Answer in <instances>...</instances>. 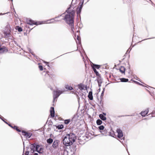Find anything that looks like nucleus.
I'll return each mask as SVG.
<instances>
[{"mask_svg": "<svg viewBox=\"0 0 155 155\" xmlns=\"http://www.w3.org/2000/svg\"><path fill=\"white\" fill-rule=\"evenodd\" d=\"M27 22L28 24L29 25H38L39 24H41L44 23H43V22H42L41 23V22L40 23V22H39V23L37 24V22H35V21L32 20L31 19H29L28 20H27Z\"/></svg>", "mask_w": 155, "mask_h": 155, "instance_id": "7", "label": "nucleus"}, {"mask_svg": "<svg viewBox=\"0 0 155 155\" xmlns=\"http://www.w3.org/2000/svg\"><path fill=\"white\" fill-rule=\"evenodd\" d=\"M15 130L18 132H20L21 131V130H20L17 127V128H16Z\"/></svg>", "mask_w": 155, "mask_h": 155, "instance_id": "36", "label": "nucleus"}, {"mask_svg": "<svg viewBox=\"0 0 155 155\" xmlns=\"http://www.w3.org/2000/svg\"><path fill=\"white\" fill-rule=\"evenodd\" d=\"M88 97L90 100H93V97L92 95V93L91 91L89 92Z\"/></svg>", "mask_w": 155, "mask_h": 155, "instance_id": "15", "label": "nucleus"}, {"mask_svg": "<svg viewBox=\"0 0 155 155\" xmlns=\"http://www.w3.org/2000/svg\"><path fill=\"white\" fill-rule=\"evenodd\" d=\"M135 82H137V83H139V82H137V81H135Z\"/></svg>", "mask_w": 155, "mask_h": 155, "instance_id": "50", "label": "nucleus"}, {"mask_svg": "<svg viewBox=\"0 0 155 155\" xmlns=\"http://www.w3.org/2000/svg\"><path fill=\"white\" fill-rule=\"evenodd\" d=\"M64 14V13L62 15H63ZM62 15H59V16H58L57 17H55V18H54L51 19L50 20H48L47 21H50V22H48V23H54L55 22H57V21H58V20H56V19L57 18H59Z\"/></svg>", "mask_w": 155, "mask_h": 155, "instance_id": "11", "label": "nucleus"}, {"mask_svg": "<svg viewBox=\"0 0 155 155\" xmlns=\"http://www.w3.org/2000/svg\"><path fill=\"white\" fill-rule=\"evenodd\" d=\"M98 128L100 130H103L104 129V127L103 125H101L98 127Z\"/></svg>", "mask_w": 155, "mask_h": 155, "instance_id": "29", "label": "nucleus"}, {"mask_svg": "<svg viewBox=\"0 0 155 155\" xmlns=\"http://www.w3.org/2000/svg\"><path fill=\"white\" fill-rule=\"evenodd\" d=\"M65 87L67 89L69 90H71L73 89V88L72 87L69 86L68 85H66Z\"/></svg>", "mask_w": 155, "mask_h": 155, "instance_id": "27", "label": "nucleus"}, {"mask_svg": "<svg viewBox=\"0 0 155 155\" xmlns=\"http://www.w3.org/2000/svg\"><path fill=\"white\" fill-rule=\"evenodd\" d=\"M10 127H12V128H13V127L11 125L10 126Z\"/></svg>", "mask_w": 155, "mask_h": 155, "instance_id": "45", "label": "nucleus"}, {"mask_svg": "<svg viewBox=\"0 0 155 155\" xmlns=\"http://www.w3.org/2000/svg\"><path fill=\"white\" fill-rule=\"evenodd\" d=\"M120 141L121 142V143H122V142H123V141Z\"/></svg>", "mask_w": 155, "mask_h": 155, "instance_id": "51", "label": "nucleus"}, {"mask_svg": "<svg viewBox=\"0 0 155 155\" xmlns=\"http://www.w3.org/2000/svg\"><path fill=\"white\" fill-rule=\"evenodd\" d=\"M77 38L78 41L79 43L81 44L80 38L79 37L78 35Z\"/></svg>", "mask_w": 155, "mask_h": 155, "instance_id": "31", "label": "nucleus"}, {"mask_svg": "<svg viewBox=\"0 0 155 155\" xmlns=\"http://www.w3.org/2000/svg\"><path fill=\"white\" fill-rule=\"evenodd\" d=\"M15 130L18 132H20L21 131V130H20L17 127V128H16Z\"/></svg>", "mask_w": 155, "mask_h": 155, "instance_id": "37", "label": "nucleus"}, {"mask_svg": "<svg viewBox=\"0 0 155 155\" xmlns=\"http://www.w3.org/2000/svg\"><path fill=\"white\" fill-rule=\"evenodd\" d=\"M49 73V72L48 71H47L46 72L44 71L42 73V74L43 75H45V76L46 77H50V76L49 75V74H48Z\"/></svg>", "mask_w": 155, "mask_h": 155, "instance_id": "21", "label": "nucleus"}, {"mask_svg": "<svg viewBox=\"0 0 155 155\" xmlns=\"http://www.w3.org/2000/svg\"><path fill=\"white\" fill-rule=\"evenodd\" d=\"M104 89H105L104 88V89H103V91H102V92L101 94V97L103 96H104Z\"/></svg>", "mask_w": 155, "mask_h": 155, "instance_id": "34", "label": "nucleus"}, {"mask_svg": "<svg viewBox=\"0 0 155 155\" xmlns=\"http://www.w3.org/2000/svg\"><path fill=\"white\" fill-rule=\"evenodd\" d=\"M59 141L57 140H55L52 144V146L54 149L58 147V143Z\"/></svg>", "mask_w": 155, "mask_h": 155, "instance_id": "12", "label": "nucleus"}, {"mask_svg": "<svg viewBox=\"0 0 155 155\" xmlns=\"http://www.w3.org/2000/svg\"><path fill=\"white\" fill-rule=\"evenodd\" d=\"M92 68H95V69H99L100 68V66L98 65L93 64V66H92Z\"/></svg>", "mask_w": 155, "mask_h": 155, "instance_id": "25", "label": "nucleus"}, {"mask_svg": "<svg viewBox=\"0 0 155 155\" xmlns=\"http://www.w3.org/2000/svg\"><path fill=\"white\" fill-rule=\"evenodd\" d=\"M153 112H154V113L155 114V111Z\"/></svg>", "mask_w": 155, "mask_h": 155, "instance_id": "49", "label": "nucleus"}, {"mask_svg": "<svg viewBox=\"0 0 155 155\" xmlns=\"http://www.w3.org/2000/svg\"><path fill=\"white\" fill-rule=\"evenodd\" d=\"M70 8L71 6L68 8L67 10L66 11L68 14L65 15L64 18L63 19L71 27V30L74 32L73 19L75 13V11L74 10H70Z\"/></svg>", "mask_w": 155, "mask_h": 155, "instance_id": "1", "label": "nucleus"}, {"mask_svg": "<svg viewBox=\"0 0 155 155\" xmlns=\"http://www.w3.org/2000/svg\"><path fill=\"white\" fill-rule=\"evenodd\" d=\"M83 3V2L81 3H81H80L79 6L77 8V13L78 15L80 14L81 12Z\"/></svg>", "mask_w": 155, "mask_h": 155, "instance_id": "10", "label": "nucleus"}, {"mask_svg": "<svg viewBox=\"0 0 155 155\" xmlns=\"http://www.w3.org/2000/svg\"><path fill=\"white\" fill-rule=\"evenodd\" d=\"M9 126H10L11 125L10 124H9L8 123V124H7Z\"/></svg>", "mask_w": 155, "mask_h": 155, "instance_id": "47", "label": "nucleus"}, {"mask_svg": "<svg viewBox=\"0 0 155 155\" xmlns=\"http://www.w3.org/2000/svg\"><path fill=\"white\" fill-rule=\"evenodd\" d=\"M120 81L122 82H127L128 81V79L122 78H120Z\"/></svg>", "mask_w": 155, "mask_h": 155, "instance_id": "22", "label": "nucleus"}, {"mask_svg": "<svg viewBox=\"0 0 155 155\" xmlns=\"http://www.w3.org/2000/svg\"><path fill=\"white\" fill-rule=\"evenodd\" d=\"M26 27H27L28 26V25H26Z\"/></svg>", "mask_w": 155, "mask_h": 155, "instance_id": "52", "label": "nucleus"}, {"mask_svg": "<svg viewBox=\"0 0 155 155\" xmlns=\"http://www.w3.org/2000/svg\"><path fill=\"white\" fill-rule=\"evenodd\" d=\"M99 117L100 119L103 120H106V117L102 114H100Z\"/></svg>", "mask_w": 155, "mask_h": 155, "instance_id": "16", "label": "nucleus"}, {"mask_svg": "<svg viewBox=\"0 0 155 155\" xmlns=\"http://www.w3.org/2000/svg\"><path fill=\"white\" fill-rule=\"evenodd\" d=\"M131 48L130 49V48H129L128 50H127V52H129L131 50Z\"/></svg>", "mask_w": 155, "mask_h": 155, "instance_id": "38", "label": "nucleus"}, {"mask_svg": "<svg viewBox=\"0 0 155 155\" xmlns=\"http://www.w3.org/2000/svg\"><path fill=\"white\" fill-rule=\"evenodd\" d=\"M64 127V126L62 124L58 125L57 127L59 129H61Z\"/></svg>", "mask_w": 155, "mask_h": 155, "instance_id": "26", "label": "nucleus"}, {"mask_svg": "<svg viewBox=\"0 0 155 155\" xmlns=\"http://www.w3.org/2000/svg\"><path fill=\"white\" fill-rule=\"evenodd\" d=\"M7 51L8 50L5 46H1V45L0 43V54H3L5 52H7Z\"/></svg>", "mask_w": 155, "mask_h": 155, "instance_id": "8", "label": "nucleus"}, {"mask_svg": "<svg viewBox=\"0 0 155 155\" xmlns=\"http://www.w3.org/2000/svg\"><path fill=\"white\" fill-rule=\"evenodd\" d=\"M33 28H31V30Z\"/></svg>", "mask_w": 155, "mask_h": 155, "instance_id": "53", "label": "nucleus"}, {"mask_svg": "<svg viewBox=\"0 0 155 155\" xmlns=\"http://www.w3.org/2000/svg\"><path fill=\"white\" fill-rule=\"evenodd\" d=\"M26 153H28V152H27Z\"/></svg>", "mask_w": 155, "mask_h": 155, "instance_id": "54", "label": "nucleus"}, {"mask_svg": "<svg viewBox=\"0 0 155 155\" xmlns=\"http://www.w3.org/2000/svg\"><path fill=\"white\" fill-rule=\"evenodd\" d=\"M130 115H127V116H129Z\"/></svg>", "mask_w": 155, "mask_h": 155, "instance_id": "55", "label": "nucleus"}, {"mask_svg": "<svg viewBox=\"0 0 155 155\" xmlns=\"http://www.w3.org/2000/svg\"><path fill=\"white\" fill-rule=\"evenodd\" d=\"M76 139L75 134L73 133H70L66 134L63 141V144L66 146L72 145Z\"/></svg>", "mask_w": 155, "mask_h": 155, "instance_id": "2", "label": "nucleus"}, {"mask_svg": "<svg viewBox=\"0 0 155 155\" xmlns=\"http://www.w3.org/2000/svg\"><path fill=\"white\" fill-rule=\"evenodd\" d=\"M7 13H7H7H3V14H2V13H0V15H5V14H7Z\"/></svg>", "mask_w": 155, "mask_h": 155, "instance_id": "40", "label": "nucleus"}, {"mask_svg": "<svg viewBox=\"0 0 155 155\" xmlns=\"http://www.w3.org/2000/svg\"><path fill=\"white\" fill-rule=\"evenodd\" d=\"M22 133L23 135H24L27 138H30L32 135L31 133L26 132L24 130L22 131Z\"/></svg>", "mask_w": 155, "mask_h": 155, "instance_id": "9", "label": "nucleus"}, {"mask_svg": "<svg viewBox=\"0 0 155 155\" xmlns=\"http://www.w3.org/2000/svg\"><path fill=\"white\" fill-rule=\"evenodd\" d=\"M93 70L94 71L96 75L98 76V77H99V76H101L99 74L98 72H97L96 69H95V68H93Z\"/></svg>", "mask_w": 155, "mask_h": 155, "instance_id": "20", "label": "nucleus"}, {"mask_svg": "<svg viewBox=\"0 0 155 155\" xmlns=\"http://www.w3.org/2000/svg\"><path fill=\"white\" fill-rule=\"evenodd\" d=\"M98 84H101L102 82V80L101 76L98 77L97 79Z\"/></svg>", "mask_w": 155, "mask_h": 155, "instance_id": "18", "label": "nucleus"}, {"mask_svg": "<svg viewBox=\"0 0 155 155\" xmlns=\"http://www.w3.org/2000/svg\"><path fill=\"white\" fill-rule=\"evenodd\" d=\"M102 121L100 119L97 120L96 121L97 124L98 125H100L102 123Z\"/></svg>", "mask_w": 155, "mask_h": 155, "instance_id": "24", "label": "nucleus"}, {"mask_svg": "<svg viewBox=\"0 0 155 155\" xmlns=\"http://www.w3.org/2000/svg\"><path fill=\"white\" fill-rule=\"evenodd\" d=\"M98 86L100 87L101 86V84H98Z\"/></svg>", "mask_w": 155, "mask_h": 155, "instance_id": "43", "label": "nucleus"}, {"mask_svg": "<svg viewBox=\"0 0 155 155\" xmlns=\"http://www.w3.org/2000/svg\"><path fill=\"white\" fill-rule=\"evenodd\" d=\"M10 127H12V128H13V127L11 125L10 126Z\"/></svg>", "mask_w": 155, "mask_h": 155, "instance_id": "46", "label": "nucleus"}, {"mask_svg": "<svg viewBox=\"0 0 155 155\" xmlns=\"http://www.w3.org/2000/svg\"><path fill=\"white\" fill-rule=\"evenodd\" d=\"M120 71L122 74H124L125 69L124 67L121 66L120 68Z\"/></svg>", "mask_w": 155, "mask_h": 155, "instance_id": "17", "label": "nucleus"}, {"mask_svg": "<svg viewBox=\"0 0 155 155\" xmlns=\"http://www.w3.org/2000/svg\"><path fill=\"white\" fill-rule=\"evenodd\" d=\"M104 116H106V113H103V114Z\"/></svg>", "mask_w": 155, "mask_h": 155, "instance_id": "42", "label": "nucleus"}, {"mask_svg": "<svg viewBox=\"0 0 155 155\" xmlns=\"http://www.w3.org/2000/svg\"><path fill=\"white\" fill-rule=\"evenodd\" d=\"M18 31L19 32L21 31H22V28L20 27H18Z\"/></svg>", "mask_w": 155, "mask_h": 155, "instance_id": "33", "label": "nucleus"}, {"mask_svg": "<svg viewBox=\"0 0 155 155\" xmlns=\"http://www.w3.org/2000/svg\"><path fill=\"white\" fill-rule=\"evenodd\" d=\"M17 127L16 126H14L13 127V128H14V129H15L16 128H17Z\"/></svg>", "mask_w": 155, "mask_h": 155, "instance_id": "39", "label": "nucleus"}, {"mask_svg": "<svg viewBox=\"0 0 155 155\" xmlns=\"http://www.w3.org/2000/svg\"><path fill=\"white\" fill-rule=\"evenodd\" d=\"M74 2V0H72V2H71V4L73 5V2Z\"/></svg>", "mask_w": 155, "mask_h": 155, "instance_id": "44", "label": "nucleus"}, {"mask_svg": "<svg viewBox=\"0 0 155 155\" xmlns=\"http://www.w3.org/2000/svg\"><path fill=\"white\" fill-rule=\"evenodd\" d=\"M38 68L40 71H42L43 70V67L42 65H40L38 66Z\"/></svg>", "mask_w": 155, "mask_h": 155, "instance_id": "32", "label": "nucleus"}, {"mask_svg": "<svg viewBox=\"0 0 155 155\" xmlns=\"http://www.w3.org/2000/svg\"><path fill=\"white\" fill-rule=\"evenodd\" d=\"M13 29V27H11L9 24L7 23L3 32L4 37L9 36L11 35V32Z\"/></svg>", "mask_w": 155, "mask_h": 155, "instance_id": "4", "label": "nucleus"}, {"mask_svg": "<svg viewBox=\"0 0 155 155\" xmlns=\"http://www.w3.org/2000/svg\"><path fill=\"white\" fill-rule=\"evenodd\" d=\"M28 51L31 53V54L33 55H34V54H33V52H32L31 50V49H30V48H29L28 49Z\"/></svg>", "mask_w": 155, "mask_h": 155, "instance_id": "35", "label": "nucleus"}, {"mask_svg": "<svg viewBox=\"0 0 155 155\" xmlns=\"http://www.w3.org/2000/svg\"><path fill=\"white\" fill-rule=\"evenodd\" d=\"M30 149L31 153L36 151L39 153H41L44 152V148L43 146L38 143H34L31 144Z\"/></svg>", "mask_w": 155, "mask_h": 155, "instance_id": "3", "label": "nucleus"}, {"mask_svg": "<svg viewBox=\"0 0 155 155\" xmlns=\"http://www.w3.org/2000/svg\"><path fill=\"white\" fill-rule=\"evenodd\" d=\"M129 155H130L129 154Z\"/></svg>", "mask_w": 155, "mask_h": 155, "instance_id": "58", "label": "nucleus"}, {"mask_svg": "<svg viewBox=\"0 0 155 155\" xmlns=\"http://www.w3.org/2000/svg\"><path fill=\"white\" fill-rule=\"evenodd\" d=\"M1 116L0 115V117H1Z\"/></svg>", "mask_w": 155, "mask_h": 155, "instance_id": "57", "label": "nucleus"}, {"mask_svg": "<svg viewBox=\"0 0 155 155\" xmlns=\"http://www.w3.org/2000/svg\"><path fill=\"white\" fill-rule=\"evenodd\" d=\"M50 112L51 117H54V108L53 107H51Z\"/></svg>", "mask_w": 155, "mask_h": 155, "instance_id": "13", "label": "nucleus"}, {"mask_svg": "<svg viewBox=\"0 0 155 155\" xmlns=\"http://www.w3.org/2000/svg\"><path fill=\"white\" fill-rule=\"evenodd\" d=\"M11 0V1H13V0Z\"/></svg>", "mask_w": 155, "mask_h": 155, "instance_id": "56", "label": "nucleus"}, {"mask_svg": "<svg viewBox=\"0 0 155 155\" xmlns=\"http://www.w3.org/2000/svg\"><path fill=\"white\" fill-rule=\"evenodd\" d=\"M78 87L79 89L81 90H82L84 89V86L82 84H81L78 85Z\"/></svg>", "mask_w": 155, "mask_h": 155, "instance_id": "19", "label": "nucleus"}, {"mask_svg": "<svg viewBox=\"0 0 155 155\" xmlns=\"http://www.w3.org/2000/svg\"><path fill=\"white\" fill-rule=\"evenodd\" d=\"M98 90H99V91H100V90H101L100 88H99V89H98Z\"/></svg>", "mask_w": 155, "mask_h": 155, "instance_id": "48", "label": "nucleus"}, {"mask_svg": "<svg viewBox=\"0 0 155 155\" xmlns=\"http://www.w3.org/2000/svg\"><path fill=\"white\" fill-rule=\"evenodd\" d=\"M53 142V140L51 138L48 139L47 140V142L49 144Z\"/></svg>", "mask_w": 155, "mask_h": 155, "instance_id": "23", "label": "nucleus"}, {"mask_svg": "<svg viewBox=\"0 0 155 155\" xmlns=\"http://www.w3.org/2000/svg\"><path fill=\"white\" fill-rule=\"evenodd\" d=\"M70 122V119H67L64 120V123L65 124H68Z\"/></svg>", "mask_w": 155, "mask_h": 155, "instance_id": "28", "label": "nucleus"}, {"mask_svg": "<svg viewBox=\"0 0 155 155\" xmlns=\"http://www.w3.org/2000/svg\"><path fill=\"white\" fill-rule=\"evenodd\" d=\"M0 118L5 123H6V124H8V123L5 120L4 118L3 117H2V116H1V117H0Z\"/></svg>", "mask_w": 155, "mask_h": 155, "instance_id": "30", "label": "nucleus"}, {"mask_svg": "<svg viewBox=\"0 0 155 155\" xmlns=\"http://www.w3.org/2000/svg\"><path fill=\"white\" fill-rule=\"evenodd\" d=\"M45 63H46V64L48 66H49V65H48V62H45Z\"/></svg>", "mask_w": 155, "mask_h": 155, "instance_id": "41", "label": "nucleus"}, {"mask_svg": "<svg viewBox=\"0 0 155 155\" xmlns=\"http://www.w3.org/2000/svg\"><path fill=\"white\" fill-rule=\"evenodd\" d=\"M64 91L61 90L54 91L53 92V101L54 102L55 100L57 98L59 95L63 93Z\"/></svg>", "mask_w": 155, "mask_h": 155, "instance_id": "5", "label": "nucleus"}, {"mask_svg": "<svg viewBox=\"0 0 155 155\" xmlns=\"http://www.w3.org/2000/svg\"><path fill=\"white\" fill-rule=\"evenodd\" d=\"M116 131L118 134V137L119 138H120L121 140H124V137L121 138L123 137V134L122 132V131L119 128L117 129Z\"/></svg>", "mask_w": 155, "mask_h": 155, "instance_id": "6", "label": "nucleus"}, {"mask_svg": "<svg viewBox=\"0 0 155 155\" xmlns=\"http://www.w3.org/2000/svg\"><path fill=\"white\" fill-rule=\"evenodd\" d=\"M148 109H147L144 111H142L140 114L142 116L145 117L148 114Z\"/></svg>", "mask_w": 155, "mask_h": 155, "instance_id": "14", "label": "nucleus"}]
</instances>
